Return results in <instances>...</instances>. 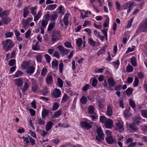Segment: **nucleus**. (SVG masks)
Masks as SVG:
<instances>
[{
  "label": "nucleus",
  "mask_w": 147,
  "mask_h": 147,
  "mask_svg": "<svg viewBox=\"0 0 147 147\" xmlns=\"http://www.w3.org/2000/svg\"><path fill=\"white\" fill-rule=\"evenodd\" d=\"M106 134L107 136L106 137V140L107 142L110 144H112L113 143L116 142V140L110 135L108 136V134H111L110 131H107Z\"/></svg>",
  "instance_id": "nucleus-7"
},
{
  "label": "nucleus",
  "mask_w": 147,
  "mask_h": 147,
  "mask_svg": "<svg viewBox=\"0 0 147 147\" xmlns=\"http://www.w3.org/2000/svg\"><path fill=\"white\" fill-rule=\"evenodd\" d=\"M80 101L82 104L85 105L86 103L87 99L86 97L83 96L81 98Z\"/></svg>",
  "instance_id": "nucleus-43"
},
{
  "label": "nucleus",
  "mask_w": 147,
  "mask_h": 147,
  "mask_svg": "<svg viewBox=\"0 0 147 147\" xmlns=\"http://www.w3.org/2000/svg\"><path fill=\"white\" fill-rule=\"evenodd\" d=\"M129 127L130 131L131 132H134L138 130V128L134 123H131L129 124Z\"/></svg>",
  "instance_id": "nucleus-14"
},
{
  "label": "nucleus",
  "mask_w": 147,
  "mask_h": 147,
  "mask_svg": "<svg viewBox=\"0 0 147 147\" xmlns=\"http://www.w3.org/2000/svg\"><path fill=\"white\" fill-rule=\"evenodd\" d=\"M113 114L112 109L111 107L109 105L107 108V111L106 112V115L109 117H111Z\"/></svg>",
  "instance_id": "nucleus-23"
},
{
  "label": "nucleus",
  "mask_w": 147,
  "mask_h": 147,
  "mask_svg": "<svg viewBox=\"0 0 147 147\" xmlns=\"http://www.w3.org/2000/svg\"><path fill=\"white\" fill-rule=\"evenodd\" d=\"M88 42L89 45L95 47L96 46V42L94 41L92 38H90L88 39Z\"/></svg>",
  "instance_id": "nucleus-33"
},
{
  "label": "nucleus",
  "mask_w": 147,
  "mask_h": 147,
  "mask_svg": "<svg viewBox=\"0 0 147 147\" xmlns=\"http://www.w3.org/2000/svg\"><path fill=\"white\" fill-rule=\"evenodd\" d=\"M28 87V83L26 82H25L23 87L21 88L22 92H24L27 90Z\"/></svg>",
  "instance_id": "nucleus-49"
},
{
  "label": "nucleus",
  "mask_w": 147,
  "mask_h": 147,
  "mask_svg": "<svg viewBox=\"0 0 147 147\" xmlns=\"http://www.w3.org/2000/svg\"><path fill=\"white\" fill-rule=\"evenodd\" d=\"M82 43V40L81 38H78L76 40V43L78 47H80L81 46Z\"/></svg>",
  "instance_id": "nucleus-52"
},
{
  "label": "nucleus",
  "mask_w": 147,
  "mask_h": 147,
  "mask_svg": "<svg viewBox=\"0 0 147 147\" xmlns=\"http://www.w3.org/2000/svg\"><path fill=\"white\" fill-rule=\"evenodd\" d=\"M13 34V33L12 32H6L5 34V36L6 38H11Z\"/></svg>",
  "instance_id": "nucleus-53"
},
{
  "label": "nucleus",
  "mask_w": 147,
  "mask_h": 147,
  "mask_svg": "<svg viewBox=\"0 0 147 147\" xmlns=\"http://www.w3.org/2000/svg\"><path fill=\"white\" fill-rule=\"evenodd\" d=\"M52 112L50 110H47L45 109H43L42 112V119H45L49 113L51 114Z\"/></svg>",
  "instance_id": "nucleus-10"
},
{
  "label": "nucleus",
  "mask_w": 147,
  "mask_h": 147,
  "mask_svg": "<svg viewBox=\"0 0 147 147\" xmlns=\"http://www.w3.org/2000/svg\"><path fill=\"white\" fill-rule=\"evenodd\" d=\"M22 24L24 28H26L29 25V23L24 19L22 20Z\"/></svg>",
  "instance_id": "nucleus-31"
},
{
  "label": "nucleus",
  "mask_w": 147,
  "mask_h": 147,
  "mask_svg": "<svg viewBox=\"0 0 147 147\" xmlns=\"http://www.w3.org/2000/svg\"><path fill=\"white\" fill-rule=\"evenodd\" d=\"M68 15V14H66L63 19L64 24L66 26H67L69 24Z\"/></svg>",
  "instance_id": "nucleus-27"
},
{
  "label": "nucleus",
  "mask_w": 147,
  "mask_h": 147,
  "mask_svg": "<svg viewBox=\"0 0 147 147\" xmlns=\"http://www.w3.org/2000/svg\"><path fill=\"white\" fill-rule=\"evenodd\" d=\"M61 39L62 37L60 31L55 30L53 31L52 35V41L53 43Z\"/></svg>",
  "instance_id": "nucleus-2"
},
{
  "label": "nucleus",
  "mask_w": 147,
  "mask_h": 147,
  "mask_svg": "<svg viewBox=\"0 0 147 147\" xmlns=\"http://www.w3.org/2000/svg\"><path fill=\"white\" fill-rule=\"evenodd\" d=\"M16 63V61L15 59H12L9 61L8 65L10 66H12L15 64Z\"/></svg>",
  "instance_id": "nucleus-51"
},
{
  "label": "nucleus",
  "mask_w": 147,
  "mask_h": 147,
  "mask_svg": "<svg viewBox=\"0 0 147 147\" xmlns=\"http://www.w3.org/2000/svg\"><path fill=\"white\" fill-rule=\"evenodd\" d=\"M105 49H106L105 47H102L100 50L97 52V54L98 56H99L100 55L104 53L105 52Z\"/></svg>",
  "instance_id": "nucleus-36"
},
{
  "label": "nucleus",
  "mask_w": 147,
  "mask_h": 147,
  "mask_svg": "<svg viewBox=\"0 0 147 147\" xmlns=\"http://www.w3.org/2000/svg\"><path fill=\"white\" fill-rule=\"evenodd\" d=\"M107 82L110 88H113L115 86L116 82L113 78H109L107 80Z\"/></svg>",
  "instance_id": "nucleus-11"
},
{
  "label": "nucleus",
  "mask_w": 147,
  "mask_h": 147,
  "mask_svg": "<svg viewBox=\"0 0 147 147\" xmlns=\"http://www.w3.org/2000/svg\"><path fill=\"white\" fill-rule=\"evenodd\" d=\"M126 71L128 73L132 72L134 70L133 67L131 65H128L126 68Z\"/></svg>",
  "instance_id": "nucleus-46"
},
{
  "label": "nucleus",
  "mask_w": 147,
  "mask_h": 147,
  "mask_svg": "<svg viewBox=\"0 0 147 147\" xmlns=\"http://www.w3.org/2000/svg\"><path fill=\"white\" fill-rule=\"evenodd\" d=\"M55 25V22H53L50 23L47 28V30L48 31H51L54 28Z\"/></svg>",
  "instance_id": "nucleus-35"
},
{
  "label": "nucleus",
  "mask_w": 147,
  "mask_h": 147,
  "mask_svg": "<svg viewBox=\"0 0 147 147\" xmlns=\"http://www.w3.org/2000/svg\"><path fill=\"white\" fill-rule=\"evenodd\" d=\"M129 103L130 106L132 108L136 107V105L134 102L131 99H130L129 100Z\"/></svg>",
  "instance_id": "nucleus-50"
},
{
  "label": "nucleus",
  "mask_w": 147,
  "mask_h": 147,
  "mask_svg": "<svg viewBox=\"0 0 147 147\" xmlns=\"http://www.w3.org/2000/svg\"><path fill=\"white\" fill-rule=\"evenodd\" d=\"M36 122L40 125H44L45 124V121L40 118H37V119L36 120Z\"/></svg>",
  "instance_id": "nucleus-25"
},
{
  "label": "nucleus",
  "mask_w": 147,
  "mask_h": 147,
  "mask_svg": "<svg viewBox=\"0 0 147 147\" xmlns=\"http://www.w3.org/2000/svg\"><path fill=\"white\" fill-rule=\"evenodd\" d=\"M141 119V118L139 116L136 117L134 119V122L135 123L138 125L140 123V120Z\"/></svg>",
  "instance_id": "nucleus-34"
},
{
  "label": "nucleus",
  "mask_w": 147,
  "mask_h": 147,
  "mask_svg": "<svg viewBox=\"0 0 147 147\" xmlns=\"http://www.w3.org/2000/svg\"><path fill=\"white\" fill-rule=\"evenodd\" d=\"M131 113L130 112L127 110H125L124 113V115L125 117H130L131 116Z\"/></svg>",
  "instance_id": "nucleus-58"
},
{
  "label": "nucleus",
  "mask_w": 147,
  "mask_h": 147,
  "mask_svg": "<svg viewBox=\"0 0 147 147\" xmlns=\"http://www.w3.org/2000/svg\"><path fill=\"white\" fill-rule=\"evenodd\" d=\"M134 3V2H131L130 1H129L124 4L122 7L124 9H126L129 7H132Z\"/></svg>",
  "instance_id": "nucleus-19"
},
{
  "label": "nucleus",
  "mask_w": 147,
  "mask_h": 147,
  "mask_svg": "<svg viewBox=\"0 0 147 147\" xmlns=\"http://www.w3.org/2000/svg\"><path fill=\"white\" fill-rule=\"evenodd\" d=\"M29 65V63L26 61H25L23 62L22 64V67L26 69L27 68Z\"/></svg>",
  "instance_id": "nucleus-45"
},
{
  "label": "nucleus",
  "mask_w": 147,
  "mask_h": 147,
  "mask_svg": "<svg viewBox=\"0 0 147 147\" xmlns=\"http://www.w3.org/2000/svg\"><path fill=\"white\" fill-rule=\"evenodd\" d=\"M80 124L83 128L87 130L90 129L92 126V122L88 120L82 121L80 122Z\"/></svg>",
  "instance_id": "nucleus-3"
},
{
  "label": "nucleus",
  "mask_w": 147,
  "mask_h": 147,
  "mask_svg": "<svg viewBox=\"0 0 147 147\" xmlns=\"http://www.w3.org/2000/svg\"><path fill=\"white\" fill-rule=\"evenodd\" d=\"M59 104L57 102H54L51 110L52 111H55L57 110L59 108Z\"/></svg>",
  "instance_id": "nucleus-29"
},
{
  "label": "nucleus",
  "mask_w": 147,
  "mask_h": 147,
  "mask_svg": "<svg viewBox=\"0 0 147 147\" xmlns=\"http://www.w3.org/2000/svg\"><path fill=\"white\" fill-rule=\"evenodd\" d=\"M57 82L58 86L60 88H62L63 86V81L60 78L57 79Z\"/></svg>",
  "instance_id": "nucleus-37"
},
{
  "label": "nucleus",
  "mask_w": 147,
  "mask_h": 147,
  "mask_svg": "<svg viewBox=\"0 0 147 147\" xmlns=\"http://www.w3.org/2000/svg\"><path fill=\"white\" fill-rule=\"evenodd\" d=\"M35 70V67L31 65L29 66L26 71V72L27 74H30V75L33 74Z\"/></svg>",
  "instance_id": "nucleus-18"
},
{
  "label": "nucleus",
  "mask_w": 147,
  "mask_h": 147,
  "mask_svg": "<svg viewBox=\"0 0 147 147\" xmlns=\"http://www.w3.org/2000/svg\"><path fill=\"white\" fill-rule=\"evenodd\" d=\"M61 95V92L60 90L57 88L55 89L52 93V95L55 98H57Z\"/></svg>",
  "instance_id": "nucleus-12"
},
{
  "label": "nucleus",
  "mask_w": 147,
  "mask_h": 147,
  "mask_svg": "<svg viewBox=\"0 0 147 147\" xmlns=\"http://www.w3.org/2000/svg\"><path fill=\"white\" fill-rule=\"evenodd\" d=\"M139 82V79L138 77H136L134 80V82L133 85L134 87H136L138 85Z\"/></svg>",
  "instance_id": "nucleus-56"
},
{
  "label": "nucleus",
  "mask_w": 147,
  "mask_h": 147,
  "mask_svg": "<svg viewBox=\"0 0 147 147\" xmlns=\"http://www.w3.org/2000/svg\"><path fill=\"white\" fill-rule=\"evenodd\" d=\"M10 10L7 9L3 11L2 8H0V17L3 16H8Z\"/></svg>",
  "instance_id": "nucleus-16"
},
{
  "label": "nucleus",
  "mask_w": 147,
  "mask_h": 147,
  "mask_svg": "<svg viewBox=\"0 0 147 147\" xmlns=\"http://www.w3.org/2000/svg\"><path fill=\"white\" fill-rule=\"evenodd\" d=\"M1 18V22L4 24H7L11 20V19L7 16H3Z\"/></svg>",
  "instance_id": "nucleus-13"
},
{
  "label": "nucleus",
  "mask_w": 147,
  "mask_h": 147,
  "mask_svg": "<svg viewBox=\"0 0 147 147\" xmlns=\"http://www.w3.org/2000/svg\"><path fill=\"white\" fill-rule=\"evenodd\" d=\"M57 5L56 4L50 5L47 7L48 10H51L55 9Z\"/></svg>",
  "instance_id": "nucleus-40"
},
{
  "label": "nucleus",
  "mask_w": 147,
  "mask_h": 147,
  "mask_svg": "<svg viewBox=\"0 0 147 147\" xmlns=\"http://www.w3.org/2000/svg\"><path fill=\"white\" fill-rule=\"evenodd\" d=\"M98 81L96 78H94L92 81V86L95 87L97 85V84Z\"/></svg>",
  "instance_id": "nucleus-64"
},
{
  "label": "nucleus",
  "mask_w": 147,
  "mask_h": 147,
  "mask_svg": "<svg viewBox=\"0 0 147 147\" xmlns=\"http://www.w3.org/2000/svg\"><path fill=\"white\" fill-rule=\"evenodd\" d=\"M131 63L134 67H136L137 65L136 59L134 57H132L130 59Z\"/></svg>",
  "instance_id": "nucleus-28"
},
{
  "label": "nucleus",
  "mask_w": 147,
  "mask_h": 147,
  "mask_svg": "<svg viewBox=\"0 0 147 147\" xmlns=\"http://www.w3.org/2000/svg\"><path fill=\"white\" fill-rule=\"evenodd\" d=\"M31 88L33 92L36 93L38 91V88L36 84H33L32 85Z\"/></svg>",
  "instance_id": "nucleus-39"
},
{
  "label": "nucleus",
  "mask_w": 147,
  "mask_h": 147,
  "mask_svg": "<svg viewBox=\"0 0 147 147\" xmlns=\"http://www.w3.org/2000/svg\"><path fill=\"white\" fill-rule=\"evenodd\" d=\"M105 125L106 128L108 129L111 128L113 125V122L112 120L109 119H107L105 122Z\"/></svg>",
  "instance_id": "nucleus-9"
},
{
  "label": "nucleus",
  "mask_w": 147,
  "mask_h": 147,
  "mask_svg": "<svg viewBox=\"0 0 147 147\" xmlns=\"http://www.w3.org/2000/svg\"><path fill=\"white\" fill-rule=\"evenodd\" d=\"M139 28L142 32L147 31V18L142 21L140 24Z\"/></svg>",
  "instance_id": "nucleus-6"
},
{
  "label": "nucleus",
  "mask_w": 147,
  "mask_h": 147,
  "mask_svg": "<svg viewBox=\"0 0 147 147\" xmlns=\"http://www.w3.org/2000/svg\"><path fill=\"white\" fill-rule=\"evenodd\" d=\"M62 113V111L61 110H59L55 112L53 115H52L51 117L52 119L53 118H56L59 117Z\"/></svg>",
  "instance_id": "nucleus-21"
},
{
  "label": "nucleus",
  "mask_w": 147,
  "mask_h": 147,
  "mask_svg": "<svg viewBox=\"0 0 147 147\" xmlns=\"http://www.w3.org/2000/svg\"><path fill=\"white\" fill-rule=\"evenodd\" d=\"M47 73V69L46 67H44L42 68L41 71V75L42 76H44Z\"/></svg>",
  "instance_id": "nucleus-47"
},
{
  "label": "nucleus",
  "mask_w": 147,
  "mask_h": 147,
  "mask_svg": "<svg viewBox=\"0 0 147 147\" xmlns=\"http://www.w3.org/2000/svg\"><path fill=\"white\" fill-rule=\"evenodd\" d=\"M38 42H37L35 45L33 46L32 48L33 50L36 51L39 49V47L38 46Z\"/></svg>",
  "instance_id": "nucleus-61"
},
{
  "label": "nucleus",
  "mask_w": 147,
  "mask_h": 147,
  "mask_svg": "<svg viewBox=\"0 0 147 147\" xmlns=\"http://www.w3.org/2000/svg\"><path fill=\"white\" fill-rule=\"evenodd\" d=\"M63 62L60 63L59 65V69L60 72L62 73L63 69Z\"/></svg>",
  "instance_id": "nucleus-57"
},
{
  "label": "nucleus",
  "mask_w": 147,
  "mask_h": 147,
  "mask_svg": "<svg viewBox=\"0 0 147 147\" xmlns=\"http://www.w3.org/2000/svg\"><path fill=\"white\" fill-rule=\"evenodd\" d=\"M105 102L104 100L102 99H100L98 100V106L100 109H103L104 107L103 103Z\"/></svg>",
  "instance_id": "nucleus-30"
},
{
  "label": "nucleus",
  "mask_w": 147,
  "mask_h": 147,
  "mask_svg": "<svg viewBox=\"0 0 147 147\" xmlns=\"http://www.w3.org/2000/svg\"><path fill=\"white\" fill-rule=\"evenodd\" d=\"M53 125V123L52 121H49L47 122L46 125V131H49L51 129Z\"/></svg>",
  "instance_id": "nucleus-20"
},
{
  "label": "nucleus",
  "mask_w": 147,
  "mask_h": 147,
  "mask_svg": "<svg viewBox=\"0 0 147 147\" xmlns=\"http://www.w3.org/2000/svg\"><path fill=\"white\" fill-rule=\"evenodd\" d=\"M46 80L47 84H51L52 82V78L51 76V75H48L46 78Z\"/></svg>",
  "instance_id": "nucleus-41"
},
{
  "label": "nucleus",
  "mask_w": 147,
  "mask_h": 147,
  "mask_svg": "<svg viewBox=\"0 0 147 147\" xmlns=\"http://www.w3.org/2000/svg\"><path fill=\"white\" fill-rule=\"evenodd\" d=\"M91 86L89 84H87L82 87V91L85 92L87 91L88 90L90 89Z\"/></svg>",
  "instance_id": "nucleus-44"
},
{
  "label": "nucleus",
  "mask_w": 147,
  "mask_h": 147,
  "mask_svg": "<svg viewBox=\"0 0 147 147\" xmlns=\"http://www.w3.org/2000/svg\"><path fill=\"white\" fill-rule=\"evenodd\" d=\"M28 137L29 140L30 142L32 145H34L35 144V140L31 137L30 136L28 135Z\"/></svg>",
  "instance_id": "nucleus-59"
},
{
  "label": "nucleus",
  "mask_w": 147,
  "mask_h": 147,
  "mask_svg": "<svg viewBox=\"0 0 147 147\" xmlns=\"http://www.w3.org/2000/svg\"><path fill=\"white\" fill-rule=\"evenodd\" d=\"M44 56L47 62L48 63H50L51 59L50 56L49 55L47 54H45Z\"/></svg>",
  "instance_id": "nucleus-54"
},
{
  "label": "nucleus",
  "mask_w": 147,
  "mask_h": 147,
  "mask_svg": "<svg viewBox=\"0 0 147 147\" xmlns=\"http://www.w3.org/2000/svg\"><path fill=\"white\" fill-rule=\"evenodd\" d=\"M23 74V73L22 71L20 70H18L16 72L13 76L15 78L18 77L22 75Z\"/></svg>",
  "instance_id": "nucleus-38"
},
{
  "label": "nucleus",
  "mask_w": 147,
  "mask_h": 147,
  "mask_svg": "<svg viewBox=\"0 0 147 147\" xmlns=\"http://www.w3.org/2000/svg\"><path fill=\"white\" fill-rule=\"evenodd\" d=\"M133 90L131 88H128L126 91V94L127 95H130L132 93Z\"/></svg>",
  "instance_id": "nucleus-55"
},
{
  "label": "nucleus",
  "mask_w": 147,
  "mask_h": 147,
  "mask_svg": "<svg viewBox=\"0 0 147 147\" xmlns=\"http://www.w3.org/2000/svg\"><path fill=\"white\" fill-rule=\"evenodd\" d=\"M142 115L144 117L147 118V111L145 110H142L141 111Z\"/></svg>",
  "instance_id": "nucleus-63"
},
{
  "label": "nucleus",
  "mask_w": 147,
  "mask_h": 147,
  "mask_svg": "<svg viewBox=\"0 0 147 147\" xmlns=\"http://www.w3.org/2000/svg\"><path fill=\"white\" fill-rule=\"evenodd\" d=\"M31 31L30 30H28L25 33V37L26 39L28 38L30 36Z\"/></svg>",
  "instance_id": "nucleus-48"
},
{
  "label": "nucleus",
  "mask_w": 147,
  "mask_h": 147,
  "mask_svg": "<svg viewBox=\"0 0 147 147\" xmlns=\"http://www.w3.org/2000/svg\"><path fill=\"white\" fill-rule=\"evenodd\" d=\"M42 15V12L41 11H39L36 15L34 16V21L36 22H37V21L40 18Z\"/></svg>",
  "instance_id": "nucleus-24"
},
{
  "label": "nucleus",
  "mask_w": 147,
  "mask_h": 147,
  "mask_svg": "<svg viewBox=\"0 0 147 147\" xmlns=\"http://www.w3.org/2000/svg\"><path fill=\"white\" fill-rule=\"evenodd\" d=\"M69 97L66 94H64L62 99V102H65L68 100Z\"/></svg>",
  "instance_id": "nucleus-60"
},
{
  "label": "nucleus",
  "mask_w": 147,
  "mask_h": 147,
  "mask_svg": "<svg viewBox=\"0 0 147 147\" xmlns=\"http://www.w3.org/2000/svg\"><path fill=\"white\" fill-rule=\"evenodd\" d=\"M115 129L118 130L121 132L124 131V128L123 123L121 120H118L115 123Z\"/></svg>",
  "instance_id": "nucleus-4"
},
{
  "label": "nucleus",
  "mask_w": 147,
  "mask_h": 147,
  "mask_svg": "<svg viewBox=\"0 0 147 147\" xmlns=\"http://www.w3.org/2000/svg\"><path fill=\"white\" fill-rule=\"evenodd\" d=\"M58 16V13L56 11L54 12L51 14L50 20L51 21H55L57 18Z\"/></svg>",
  "instance_id": "nucleus-22"
},
{
  "label": "nucleus",
  "mask_w": 147,
  "mask_h": 147,
  "mask_svg": "<svg viewBox=\"0 0 147 147\" xmlns=\"http://www.w3.org/2000/svg\"><path fill=\"white\" fill-rule=\"evenodd\" d=\"M88 113L89 114H93L94 111V107L92 105H90L88 108Z\"/></svg>",
  "instance_id": "nucleus-42"
},
{
  "label": "nucleus",
  "mask_w": 147,
  "mask_h": 147,
  "mask_svg": "<svg viewBox=\"0 0 147 147\" xmlns=\"http://www.w3.org/2000/svg\"><path fill=\"white\" fill-rule=\"evenodd\" d=\"M58 61L56 60L53 61L52 62V67L53 68H56L57 69L58 68Z\"/></svg>",
  "instance_id": "nucleus-26"
},
{
  "label": "nucleus",
  "mask_w": 147,
  "mask_h": 147,
  "mask_svg": "<svg viewBox=\"0 0 147 147\" xmlns=\"http://www.w3.org/2000/svg\"><path fill=\"white\" fill-rule=\"evenodd\" d=\"M29 6L25 7L23 9V15L25 18H26L29 13Z\"/></svg>",
  "instance_id": "nucleus-17"
},
{
  "label": "nucleus",
  "mask_w": 147,
  "mask_h": 147,
  "mask_svg": "<svg viewBox=\"0 0 147 147\" xmlns=\"http://www.w3.org/2000/svg\"><path fill=\"white\" fill-rule=\"evenodd\" d=\"M37 8V6H36L34 7H32L30 8L31 13L34 16L36 15V10Z\"/></svg>",
  "instance_id": "nucleus-32"
},
{
  "label": "nucleus",
  "mask_w": 147,
  "mask_h": 147,
  "mask_svg": "<svg viewBox=\"0 0 147 147\" xmlns=\"http://www.w3.org/2000/svg\"><path fill=\"white\" fill-rule=\"evenodd\" d=\"M65 46L67 48H72L73 46H72L71 43L69 42H66L64 43Z\"/></svg>",
  "instance_id": "nucleus-62"
},
{
  "label": "nucleus",
  "mask_w": 147,
  "mask_h": 147,
  "mask_svg": "<svg viewBox=\"0 0 147 147\" xmlns=\"http://www.w3.org/2000/svg\"><path fill=\"white\" fill-rule=\"evenodd\" d=\"M57 48L63 55H67L69 52L67 49L65 48L62 45H59Z\"/></svg>",
  "instance_id": "nucleus-8"
},
{
  "label": "nucleus",
  "mask_w": 147,
  "mask_h": 147,
  "mask_svg": "<svg viewBox=\"0 0 147 147\" xmlns=\"http://www.w3.org/2000/svg\"><path fill=\"white\" fill-rule=\"evenodd\" d=\"M97 136H96V139L99 141H101L102 140H104V134L100 128H98L96 130Z\"/></svg>",
  "instance_id": "nucleus-5"
},
{
  "label": "nucleus",
  "mask_w": 147,
  "mask_h": 147,
  "mask_svg": "<svg viewBox=\"0 0 147 147\" xmlns=\"http://www.w3.org/2000/svg\"><path fill=\"white\" fill-rule=\"evenodd\" d=\"M16 85L18 87H21L23 84V81L22 78H17L15 80Z\"/></svg>",
  "instance_id": "nucleus-15"
},
{
  "label": "nucleus",
  "mask_w": 147,
  "mask_h": 147,
  "mask_svg": "<svg viewBox=\"0 0 147 147\" xmlns=\"http://www.w3.org/2000/svg\"><path fill=\"white\" fill-rule=\"evenodd\" d=\"M3 47L6 52H8L14 45V43L10 39H7L2 42Z\"/></svg>",
  "instance_id": "nucleus-1"
}]
</instances>
